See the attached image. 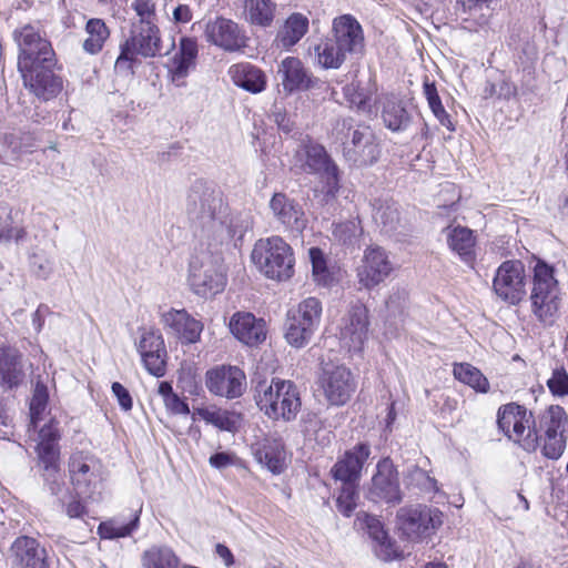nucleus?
Returning <instances> with one entry per match:
<instances>
[{
    "mask_svg": "<svg viewBox=\"0 0 568 568\" xmlns=\"http://www.w3.org/2000/svg\"><path fill=\"white\" fill-rule=\"evenodd\" d=\"M373 217L381 224L385 232H392L399 222V213L395 203H384L374 209Z\"/></svg>",
    "mask_w": 568,
    "mask_h": 568,
    "instance_id": "49",
    "label": "nucleus"
},
{
    "mask_svg": "<svg viewBox=\"0 0 568 568\" xmlns=\"http://www.w3.org/2000/svg\"><path fill=\"white\" fill-rule=\"evenodd\" d=\"M43 478L52 495H59L63 487L62 476L60 474L59 460H54L53 468L49 469V464L42 463Z\"/></svg>",
    "mask_w": 568,
    "mask_h": 568,
    "instance_id": "59",
    "label": "nucleus"
},
{
    "mask_svg": "<svg viewBox=\"0 0 568 568\" xmlns=\"http://www.w3.org/2000/svg\"><path fill=\"white\" fill-rule=\"evenodd\" d=\"M136 347L146 371L156 377L164 376L166 348L162 335L155 331H144Z\"/></svg>",
    "mask_w": 568,
    "mask_h": 568,
    "instance_id": "22",
    "label": "nucleus"
},
{
    "mask_svg": "<svg viewBox=\"0 0 568 568\" xmlns=\"http://www.w3.org/2000/svg\"><path fill=\"white\" fill-rule=\"evenodd\" d=\"M358 493L356 484L343 483V487L336 499V507L341 514L349 517L357 506Z\"/></svg>",
    "mask_w": 568,
    "mask_h": 568,
    "instance_id": "51",
    "label": "nucleus"
},
{
    "mask_svg": "<svg viewBox=\"0 0 568 568\" xmlns=\"http://www.w3.org/2000/svg\"><path fill=\"white\" fill-rule=\"evenodd\" d=\"M199 55L197 42L193 38L182 37L179 50L171 59L169 72L176 85H183L184 80L195 69Z\"/></svg>",
    "mask_w": 568,
    "mask_h": 568,
    "instance_id": "29",
    "label": "nucleus"
},
{
    "mask_svg": "<svg viewBox=\"0 0 568 568\" xmlns=\"http://www.w3.org/2000/svg\"><path fill=\"white\" fill-rule=\"evenodd\" d=\"M366 526L369 536L379 545L378 556L384 560H390L396 557L394 544L384 530L381 521L375 517H367Z\"/></svg>",
    "mask_w": 568,
    "mask_h": 568,
    "instance_id": "45",
    "label": "nucleus"
},
{
    "mask_svg": "<svg viewBox=\"0 0 568 568\" xmlns=\"http://www.w3.org/2000/svg\"><path fill=\"white\" fill-rule=\"evenodd\" d=\"M231 333L245 345L255 346L266 338L265 322L252 313L236 312L230 321Z\"/></svg>",
    "mask_w": 568,
    "mask_h": 568,
    "instance_id": "28",
    "label": "nucleus"
},
{
    "mask_svg": "<svg viewBox=\"0 0 568 568\" xmlns=\"http://www.w3.org/2000/svg\"><path fill=\"white\" fill-rule=\"evenodd\" d=\"M71 483L79 496L93 497L102 483V465L90 455L74 453L69 459Z\"/></svg>",
    "mask_w": 568,
    "mask_h": 568,
    "instance_id": "12",
    "label": "nucleus"
},
{
    "mask_svg": "<svg viewBox=\"0 0 568 568\" xmlns=\"http://www.w3.org/2000/svg\"><path fill=\"white\" fill-rule=\"evenodd\" d=\"M112 393L118 399V403L120 407L124 412H129L132 409L133 400L132 396L130 395L129 390L119 382H114L111 386Z\"/></svg>",
    "mask_w": 568,
    "mask_h": 568,
    "instance_id": "60",
    "label": "nucleus"
},
{
    "mask_svg": "<svg viewBox=\"0 0 568 568\" xmlns=\"http://www.w3.org/2000/svg\"><path fill=\"white\" fill-rule=\"evenodd\" d=\"M189 283L192 291L202 297L222 292L226 285V271L221 254L196 250L189 265Z\"/></svg>",
    "mask_w": 568,
    "mask_h": 568,
    "instance_id": "4",
    "label": "nucleus"
},
{
    "mask_svg": "<svg viewBox=\"0 0 568 568\" xmlns=\"http://www.w3.org/2000/svg\"><path fill=\"white\" fill-rule=\"evenodd\" d=\"M229 75L233 83L251 93H260L266 88V75L257 67L241 62L230 67Z\"/></svg>",
    "mask_w": 568,
    "mask_h": 568,
    "instance_id": "31",
    "label": "nucleus"
},
{
    "mask_svg": "<svg viewBox=\"0 0 568 568\" xmlns=\"http://www.w3.org/2000/svg\"><path fill=\"white\" fill-rule=\"evenodd\" d=\"M38 439L37 452L40 464L47 463L49 464V469H54V460L60 459L58 444L60 440V430L58 423L54 419H50L48 424H44L39 430Z\"/></svg>",
    "mask_w": 568,
    "mask_h": 568,
    "instance_id": "32",
    "label": "nucleus"
},
{
    "mask_svg": "<svg viewBox=\"0 0 568 568\" xmlns=\"http://www.w3.org/2000/svg\"><path fill=\"white\" fill-rule=\"evenodd\" d=\"M270 210L275 221L285 231L301 233L307 225L303 207L284 193H275L270 201Z\"/></svg>",
    "mask_w": 568,
    "mask_h": 568,
    "instance_id": "23",
    "label": "nucleus"
},
{
    "mask_svg": "<svg viewBox=\"0 0 568 568\" xmlns=\"http://www.w3.org/2000/svg\"><path fill=\"white\" fill-rule=\"evenodd\" d=\"M345 95L349 102L357 106L359 110L366 109V94L363 91H358L354 84L347 85L345 89Z\"/></svg>",
    "mask_w": 568,
    "mask_h": 568,
    "instance_id": "61",
    "label": "nucleus"
},
{
    "mask_svg": "<svg viewBox=\"0 0 568 568\" xmlns=\"http://www.w3.org/2000/svg\"><path fill=\"white\" fill-rule=\"evenodd\" d=\"M277 72L282 75V84L287 92L310 89L315 82L302 61L295 57L285 58L280 63Z\"/></svg>",
    "mask_w": 568,
    "mask_h": 568,
    "instance_id": "30",
    "label": "nucleus"
},
{
    "mask_svg": "<svg viewBox=\"0 0 568 568\" xmlns=\"http://www.w3.org/2000/svg\"><path fill=\"white\" fill-rule=\"evenodd\" d=\"M371 455L367 444H357L346 450L331 469L334 479L342 483L356 484L361 478L362 469Z\"/></svg>",
    "mask_w": 568,
    "mask_h": 568,
    "instance_id": "25",
    "label": "nucleus"
},
{
    "mask_svg": "<svg viewBox=\"0 0 568 568\" xmlns=\"http://www.w3.org/2000/svg\"><path fill=\"white\" fill-rule=\"evenodd\" d=\"M32 273L41 280H47L53 272V261L42 251L34 250L29 256Z\"/></svg>",
    "mask_w": 568,
    "mask_h": 568,
    "instance_id": "54",
    "label": "nucleus"
},
{
    "mask_svg": "<svg viewBox=\"0 0 568 568\" xmlns=\"http://www.w3.org/2000/svg\"><path fill=\"white\" fill-rule=\"evenodd\" d=\"M48 397L47 387L38 383L30 402V426L34 429L38 427V423L42 419V415L45 412Z\"/></svg>",
    "mask_w": 568,
    "mask_h": 568,
    "instance_id": "50",
    "label": "nucleus"
},
{
    "mask_svg": "<svg viewBox=\"0 0 568 568\" xmlns=\"http://www.w3.org/2000/svg\"><path fill=\"white\" fill-rule=\"evenodd\" d=\"M454 377L463 384L468 385L478 393L486 394L490 385L484 374L469 363H455L453 367Z\"/></svg>",
    "mask_w": 568,
    "mask_h": 568,
    "instance_id": "41",
    "label": "nucleus"
},
{
    "mask_svg": "<svg viewBox=\"0 0 568 568\" xmlns=\"http://www.w3.org/2000/svg\"><path fill=\"white\" fill-rule=\"evenodd\" d=\"M132 8L139 20L132 24H153L156 21L155 3L153 0H134Z\"/></svg>",
    "mask_w": 568,
    "mask_h": 568,
    "instance_id": "57",
    "label": "nucleus"
},
{
    "mask_svg": "<svg viewBox=\"0 0 568 568\" xmlns=\"http://www.w3.org/2000/svg\"><path fill=\"white\" fill-rule=\"evenodd\" d=\"M559 285L551 265L538 260L529 296L531 312L545 325L554 323L559 308Z\"/></svg>",
    "mask_w": 568,
    "mask_h": 568,
    "instance_id": "6",
    "label": "nucleus"
},
{
    "mask_svg": "<svg viewBox=\"0 0 568 568\" xmlns=\"http://www.w3.org/2000/svg\"><path fill=\"white\" fill-rule=\"evenodd\" d=\"M499 429L526 452H535L539 447V435L536 420L530 410L516 403L501 406L497 413Z\"/></svg>",
    "mask_w": 568,
    "mask_h": 568,
    "instance_id": "7",
    "label": "nucleus"
},
{
    "mask_svg": "<svg viewBox=\"0 0 568 568\" xmlns=\"http://www.w3.org/2000/svg\"><path fill=\"white\" fill-rule=\"evenodd\" d=\"M158 393L170 413L174 415H187L190 413L189 405L173 392V387L169 382H161Z\"/></svg>",
    "mask_w": 568,
    "mask_h": 568,
    "instance_id": "48",
    "label": "nucleus"
},
{
    "mask_svg": "<svg viewBox=\"0 0 568 568\" xmlns=\"http://www.w3.org/2000/svg\"><path fill=\"white\" fill-rule=\"evenodd\" d=\"M175 22L186 23L192 20V11L186 4H179L173 11Z\"/></svg>",
    "mask_w": 568,
    "mask_h": 568,
    "instance_id": "63",
    "label": "nucleus"
},
{
    "mask_svg": "<svg viewBox=\"0 0 568 568\" xmlns=\"http://www.w3.org/2000/svg\"><path fill=\"white\" fill-rule=\"evenodd\" d=\"M85 509L79 499H72L65 506V513L70 518H79L84 514Z\"/></svg>",
    "mask_w": 568,
    "mask_h": 568,
    "instance_id": "64",
    "label": "nucleus"
},
{
    "mask_svg": "<svg viewBox=\"0 0 568 568\" xmlns=\"http://www.w3.org/2000/svg\"><path fill=\"white\" fill-rule=\"evenodd\" d=\"M366 497L375 503L385 501L396 505L402 501L398 473L389 458L377 463Z\"/></svg>",
    "mask_w": 568,
    "mask_h": 568,
    "instance_id": "15",
    "label": "nucleus"
},
{
    "mask_svg": "<svg viewBox=\"0 0 568 568\" xmlns=\"http://www.w3.org/2000/svg\"><path fill=\"white\" fill-rule=\"evenodd\" d=\"M443 525V513L426 505H413L399 508L397 527L407 540L420 542Z\"/></svg>",
    "mask_w": 568,
    "mask_h": 568,
    "instance_id": "9",
    "label": "nucleus"
},
{
    "mask_svg": "<svg viewBox=\"0 0 568 568\" xmlns=\"http://www.w3.org/2000/svg\"><path fill=\"white\" fill-rule=\"evenodd\" d=\"M153 58L161 54V37L156 23L132 24L130 38L121 45V53L115 61L119 70L130 69L134 55Z\"/></svg>",
    "mask_w": 568,
    "mask_h": 568,
    "instance_id": "10",
    "label": "nucleus"
},
{
    "mask_svg": "<svg viewBox=\"0 0 568 568\" xmlns=\"http://www.w3.org/2000/svg\"><path fill=\"white\" fill-rule=\"evenodd\" d=\"M333 134L342 141L343 155L352 165H372L378 160L381 146L371 126H354L352 118H341L335 121Z\"/></svg>",
    "mask_w": 568,
    "mask_h": 568,
    "instance_id": "2",
    "label": "nucleus"
},
{
    "mask_svg": "<svg viewBox=\"0 0 568 568\" xmlns=\"http://www.w3.org/2000/svg\"><path fill=\"white\" fill-rule=\"evenodd\" d=\"M493 287L501 300L518 304L527 293L524 264L517 260L504 262L496 271Z\"/></svg>",
    "mask_w": 568,
    "mask_h": 568,
    "instance_id": "13",
    "label": "nucleus"
},
{
    "mask_svg": "<svg viewBox=\"0 0 568 568\" xmlns=\"http://www.w3.org/2000/svg\"><path fill=\"white\" fill-rule=\"evenodd\" d=\"M55 57L50 63H34L31 68L19 69L24 85L39 99L48 101L62 90V81L53 73Z\"/></svg>",
    "mask_w": 568,
    "mask_h": 568,
    "instance_id": "17",
    "label": "nucleus"
},
{
    "mask_svg": "<svg viewBox=\"0 0 568 568\" xmlns=\"http://www.w3.org/2000/svg\"><path fill=\"white\" fill-rule=\"evenodd\" d=\"M341 341L348 349L359 351L367 339L368 314L364 305H354L342 320Z\"/></svg>",
    "mask_w": 568,
    "mask_h": 568,
    "instance_id": "24",
    "label": "nucleus"
},
{
    "mask_svg": "<svg viewBox=\"0 0 568 568\" xmlns=\"http://www.w3.org/2000/svg\"><path fill=\"white\" fill-rule=\"evenodd\" d=\"M550 393L557 397L568 396V373L564 367L555 368L547 381Z\"/></svg>",
    "mask_w": 568,
    "mask_h": 568,
    "instance_id": "58",
    "label": "nucleus"
},
{
    "mask_svg": "<svg viewBox=\"0 0 568 568\" xmlns=\"http://www.w3.org/2000/svg\"><path fill=\"white\" fill-rule=\"evenodd\" d=\"M308 31V18L300 12L292 13L277 31V47L290 49L294 47Z\"/></svg>",
    "mask_w": 568,
    "mask_h": 568,
    "instance_id": "35",
    "label": "nucleus"
},
{
    "mask_svg": "<svg viewBox=\"0 0 568 568\" xmlns=\"http://www.w3.org/2000/svg\"><path fill=\"white\" fill-rule=\"evenodd\" d=\"M252 261L268 278L285 281L294 274L292 247L280 236H271L255 243Z\"/></svg>",
    "mask_w": 568,
    "mask_h": 568,
    "instance_id": "5",
    "label": "nucleus"
},
{
    "mask_svg": "<svg viewBox=\"0 0 568 568\" xmlns=\"http://www.w3.org/2000/svg\"><path fill=\"white\" fill-rule=\"evenodd\" d=\"M393 271L389 254L381 246H369L364 251L356 276L361 286L372 290L389 277Z\"/></svg>",
    "mask_w": 568,
    "mask_h": 568,
    "instance_id": "14",
    "label": "nucleus"
},
{
    "mask_svg": "<svg viewBox=\"0 0 568 568\" xmlns=\"http://www.w3.org/2000/svg\"><path fill=\"white\" fill-rule=\"evenodd\" d=\"M205 385L212 394L233 399L246 389V376L237 366L221 365L206 372Z\"/></svg>",
    "mask_w": 568,
    "mask_h": 568,
    "instance_id": "16",
    "label": "nucleus"
},
{
    "mask_svg": "<svg viewBox=\"0 0 568 568\" xmlns=\"http://www.w3.org/2000/svg\"><path fill=\"white\" fill-rule=\"evenodd\" d=\"M332 37L351 55L362 52L364 48L363 29L351 14H344L333 20Z\"/></svg>",
    "mask_w": 568,
    "mask_h": 568,
    "instance_id": "27",
    "label": "nucleus"
},
{
    "mask_svg": "<svg viewBox=\"0 0 568 568\" xmlns=\"http://www.w3.org/2000/svg\"><path fill=\"white\" fill-rule=\"evenodd\" d=\"M538 435H568V415L559 405H550L538 417Z\"/></svg>",
    "mask_w": 568,
    "mask_h": 568,
    "instance_id": "39",
    "label": "nucleus"
},
{
    "mask_svg": "<svg viewBox=\"0 0 568 568\" xmlns=\"http://www.w3.org/2000/svg\"><path fill=\"white\" fill-rule=\"evenodd\" d=\"M256 457L273 474H281L285 468L286 454L281 439L265 438L256 450Z\"/></svg>",
    "mask_w": 568,
    "mask_h": 568,
    "instance_id": "38",
    "label": "nucleus"
},
{
    "mask_svg": "<svg viewBox=\"0 0 568 568\" xmlns=\"http://www.w3.org/2000/svg\"><path fill=\"white\" fill-rule=\"evenodd\" d=\"M185 212L193 230L202 239L220 244L234 237L241 240L252 227L248 213H230L221 192L203 180L191 185Z\"/></svg>",
    "mask_w": 568,
    "mask_h": 568,
    "instance_id": "1",
    "label": "nucleus"
},
{
    "mask_svg": "<svg viewBox=\"0 0 568 568\" xmlns=\"http://www.w3.org/2000/svg\"><path fill=\"white\" fill-rule=\"evenodd\" d=\"M204 38L210 44L226 52L241 51L246 47L244 31L236 22L223 17H216L205 23Z\"/></svg>",
    "mask_w": 568,
    "mask_h": 568,
    "instance_id": "18",
    "label": "nucleus"
},
{
    "mask_svg": "<svg viewBox=\"0 0 568 568\" xmlns=\"http://www.w3.org/2000/svg\"><path fill=\"white\" fill-rule=\"evenodd\" d=\"M446 240L449 248L456 253L462 261L468 265H473L476 258V239L470 229L460 225L449 227L447 229Z\"/></svg>",
    "mask_w": 568,
    "mask_h": 568,
    "instance_id": "33",
    "label": "nucleus"
},
{
    "mask_svg": "<svg viewBox=\"0 0 568 568\" xmlns=\"http://www.w3.org/2000/svg\"><path fill=\"white\" fill-rule=\"evenodd\" d=\"M276 4L272 0H247L246 14L252 24L268 27L275 16Z\"/></svg>",
    "mask_w": 568,
    "mask_h": 568,
    "instance_id": "43",
    "label": "nucleus"
},
{
    "mask_svg": "<svg viewBox=\"0 0 568 568\" xmlns=\"http://www.w3.org/2000/svg\"><path fill=\"white\" fill-rule=\"evenodd\" d=\"M310 260L312 263V271L314 280L321 285H327L331 274L326 266L324 254L318 247H311L308 250Z\"/></svg>",
    "mask_w": 568,
    "mask_h": 568,
    "instance_id": "55",
    "label": "nucleus"
},
{
    "mask_svg": "<svg viewBox=\"0 0 568 568\" xmlns=\"http://www.w3.org/2000/svg\"><path fill=\"white\" fill-rule=\"evenodd\" d=\"M321 386L332 405H344L355 390L351 371L344 365H326L321 375Z\"/></svg>",
    "mask_w": 568,
    "mask_h": 568,
    "instance_id": "19",
    "label": "nucleus"
},
{
    "mask_svg": "<svg viewBox=\"0 0 568 568\" xmlns=\"http://www.w3.org/2000/svg\"><path fill=\"white\" fill-rule=\"evenodd\" d=\"M305 163L303 170L317 173L325 180L326 192L334 195L339 187L338 168L332 161L324 146L307 144L304 146Z\"/></svg>",
    "mask_w": 568,
    "mask_h": 568,
    "instance_id": "20",
    "label": "nucleus"
},
{
    "mask_svg": "<svg viewBox=\"0 0 568 568\" xmlns=\"http://www.w3.org/2000/svg\"><path fill=\"white\" fill-rule=\"evenodd\" d=\"M13 38L19 47L18 69L31 68L34 63H50L51 58L55 57L50 41L32 24L14 30Z\"/></svg>",
    "mask_w": 568,
    "mask_h": 568,
    "instance_id": "11",
    "label": "nucleus"
},
{
    "mask_svg": "<svg viewBox=\"0 0 568 568\" xmlns=\"http://www.w3.org/2000/svg\"><path fill=\"white\" fill-rule=\"evenodd\" d=\"M255 402L260 409L272 419L291 422L301 409L300 392L291 381L273 378L271 383L260 382L255 388Z\"/></svg>",
    "mask_w": 568,
    "mask_h": 568,
    "instance_id": "3",
    "label": "nucleus"
},
{
    "mask_svg": "<svg viewBox=\"0 0 568 568\" xmlns=\"http://www.w3.org/2000/svg\"><path fill=\"white\" fill-rule=\"evenodd\" d=\"M163 327L182 344H195L203 331L201 321L194 318L186 310L171 308L161 315Z\"/></svg>",
    "mask_w": 568,
    "mask_h": 568,
    "instance_id": "21",
    "label": "nucleus"
},
{
    "mask_svg": "<svg viewBox=\"0 0 568 568\" xmlns=\"http://www.w3.org/2000/svg\"><path fill=\"white\" fill-rule=\"evenodd\" d=\"M408 479L410 485L418 487L423 491L436 493L438 490L437 480L417 466L409 470Z\"/></svg>",
    "mask_w": 568,
    "mask_h": 568,
    "instance_id": "56",
    "label": "nucleus"
},
{
    "mask_svg": "<svg viewBox=\"0 0 568 568\" xmlns=\"http://www.w3.org/2000/svg\"><path fill=\"white\" fill-rule=\"evenodd\" d=\"M568 435H539L542 440V455L549 459H558L565 452Z\"/></svg>",
    "mask_w": 568,
    "mask_h": 568,
    "instance_id": "52",
    "label": "nucleus"
},
{
    "mask_svg": "<svg viewBox=\"0 0 568 568\" xmlns=\"http://www.w3.org/2000/svg\"><path fill=\"white\" fill-rule=\"evenodd\" d=\"M140 511H135L133 519L128 524H120L115 520L102 523L99 526V534L101 538H120L131 535L136 529L140 518Z\"/></svg>",
    "mask_w": 568,
    "mask_h": 568,
    "instance_id": "47",
    "label": "nucleus"
},
{
    "mask_svg": "<svg viewBox=\"0 0 568 568\" xmlns=\"http://www.w3.org/2000/svg\"><path fill=\"white\" fill-rule=\"evenodd\" d=\"M88 37L83 41V50L90 54L99 53L110 36V31L101 19H90L85 26Z\"/></svg>",
    "mask_w": 568,
    "mask_h": 568,
    "instance_id": "42",
    "label": "nucleus"
},
{
    "mask_svg": "<svg viewBox=\"0 0 568 568\" xmlns=\"http://www.w3.org/2000/svg\"><path fill=\"white\" fill-rule=\"evenodd\" d=\"M10 552L13 568H48L45 548L32 537H18L11 545Z\"/></svg>",
    "mask_w": 568,
    "mask_h": 568,
    "instance_id": "26",
    "label": "nucleus"
},
{
    "mask_svg": "<svg viewBox=\"0 0 568 568\" xmlns=\"http://www.w3.org/2000/svg\"><path fill=\"white\" fill-rule=\"evenodd\" d=\"M424 95L428 102V106L432 110L435 118L439 121V123L447 128L449 131H454L455 126L450 119V115L446 112L442 104V100L438 95L435 83L426 80L423 85Z\"/></svg>",
    "mask_w": 568,
    "mask_h": 568,
    "instance_id": "46",
    "label": "nucleus"
},
{
    "mask_svg": "<svg viewBox=\"0 0 568 568\" xmlns=\"http://www.w3.org/2000/svg\"><path fill=\"white\" fill-rule=\"evenodd\" d=\"M209 463L214 468H225L233 464V456L227 453H216L212 455Z\"/></svg>",
    "mask_w": 568,
    "mask_h": 568,
    "instance_id": "62",
    "label": "nucleus"
},
{
    "mask_svg": "<svg viewBox=\"0 0 568 568\" xmlns=\"http://www.w3.org/2000/svg\"><path fill=\"white\" fill-rule=\"evenodd\" d=\"M316 63L323 69H338L351 55L333 37H327L314 47Z\"/></svg>",
    "mask_w": 568,
    "mask_h": 568,
    "instance_id": "37",
    "label": "nucleus"
},
{
    "mask_svg": "<svg viewBox=\"0 0 568 568\" xmlns=\"http://www.w3.org/2000/svg\"><path fill=\"white\" fill-rule=\"evenodd\" d=\"M17 348L0 347V384L7 388L16 387L22 381V365Z\"/></svg>",
    "mask_w": 568,
    "mask_h": 568,
    "instance_id": "34",
    "label": "nucleus"
},
{
    "mask_svg": "<svg viewBox=\"0 0 568 568\" xmlns=\"http://www.w3.org/2000/svg\"><path fill=\"white\" fill-rule=\"evenodd\" d=\"M382 119L387 129L396 132L406 130L412 116L399 99L386 95L383 101Z\"/></svg>",
    "mask_w": 568,
    "mask_h": 568,
    "instance_id": "36",
    "label": "nucleus"
},
{
    "mask_svg": "<svg viewBox=\"0 0 568 568\" xmlns=\"http://www.w3.org/2000/svg\"><path fill=\"white\" fill-rule=\"evenodd\" d=\"M179 559L168 547H152L142 555L143 568H178Z\"/></svg>",
    "mask_w": 568,
    "mask_h": 568,
    "instance_id": "44",
    "label": "nucleus"
},
{
    "mask_svg": "<svg viewBox=\"0 0 568 568\" xmlns=\"http://www.w3.org/2000/svg\"><path fill=\"white\" fill-rule=\"evenodd\" d=\"M362 234V226L356 220H348L334 224L333 235L343 244H352Z\"/></svg>",
    "mask_w": 568,
    "mask_h": 568,
    "instance_id": "53",
    "label": "nucleus"
},
{
    "mask_svg": "<svg viewBox=\"0 0 568 568\" xmlns=\"http://www.w3.org/2000/svg\"><path fill=\"white\" fill-rule=\"evenodd\" d=\"M322 311V303L315 297H307L291 308L285 322L286 342L296 348L308 344L320 326Z\"/></svg>",
    "mask_w": 568,
    "mask_h": 568,
    "instance_id": "8",
    "label": "nucleus"
},
{
    "mask_svg": "<svg viewBox=\"0 0 568 568\" xmlns=\"http://www.w3.org/2000/svg\"><path fill=\"white\" fill-rule=\"evenodd\" d=\"M195 416L226 432L235 430L239 422V416L235 413L215 407L195 408L193 418H195Z\"/></svg>",
    "mask_w": 568,
    "mask_h": 568,
    "instance_id": "40",
    "label": "nucleus"
}]
</instances>
